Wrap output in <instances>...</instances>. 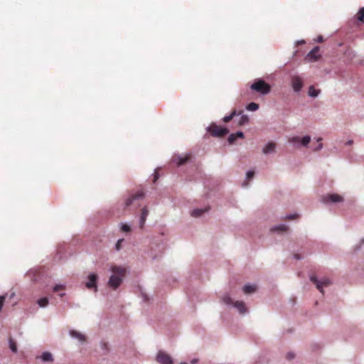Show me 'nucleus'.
<instances>
[{
  "mask_svg": "<svg viewBox=\"0 0 364 364\" xmlns=\"http://www.w3.org/2000/svg\"><path fill=\"white\" fill-rule=\"evenodd\" d=\"M110 271L112 274L108 279V286L112 289H117L123 282L127 269L121 266H112Z\"/></svg>",
  "mask_w": 364,
  "mask_h": 364,
  "instance_id": "obj_1",
  "label": "nucleus"
},
{
  "mask_svg": "<svg viewBox=\"0 0 364 364\" xmlns=\"http://www.w3.org/2000/svg\"><path fill=\"white\" fill-rule=\"evenodd\" d=\"M165 248V242L162 238H159L156 241H153L151 242L150 250L148 252L149 256L152 259V260H155L159 259Z\"/></svg>",
  "mask_w": 364,
  "mask_h": 364,
  "instance_id": "obj_2",
  "label": "nucleus"
},
{
  "mask_svg": "<svg viewBox=\"0 0 364 364\" xmlns=\"http://www.w3.org/2000/svg\"><path fill=\"white\" fill-rule=\"evenodd\" d=\"M250 87L252 90L261 95H266L271 91V86L261 78L255 79Z\"/></svg>",
  "mask_w": 364,
  "mask_h": 364,
  "instance_id": "obj_3",
  "label": "nucleus"
},
{
  "mask_svg": "<svg viewBox=\"0 0 364 364\" xmlns=\"http://www.w3.org/2000/svg\"><path fill=\"white\" fill-rule=\"evenodd\" d=\"M222 299L224 304L228 306L235 307L240 314L244 315L247 312V309L245 302L242 301H236L233 302L232 298L228 294H225Z\"/></svg>",
  "mask_w": 364,
  "mask_h": 364,
  "instance_id": "obj_4",
  "label": "nucleus"
},
{
  "mask_svg": "<svg viewBox=\"0 0 364 364\" xmlns=\"http://www.w3.org/2000/svg\"><path fill=\"white\" fill-rule=\"evenodd\" d=\"M310 281L316 285V289L322 294H324L323 287H328L332 284L331 280L326 277L318 279L315 275L309 277Z\"/></svg>",
  "mask_w": 364,
  "mask_h": 364,
  "instance_id": "obj_5",
  "label": "nucleus"
},
{
  "mask_svg": "<svg viewBox=\"0 0 364 364\" xmlns=\"http://www.w3.org/2000/svg\"><path fill=\"white\" fill-rule=\"evenodd\" d=\"M207 131L211 132L213 136L218 137H223L229 132L228 128L218 127L214 123L207 127Z\"/></svg>",
  "mask_w": 364,
  "mask_h": 364,
  "instance_id": "obj_6",
  "label": "nucleus"
},
{
  "mask_svg": "<svg viewBox=\"0 0 364 364\" xmlns=\"http://www.w3.org/2000/svg\"><path fill=\"white\" fill-rule=\"evenodd\" d=\"M321 201L325 204L338 203L344 201L342 196L336 193H330L323 196Z\"/></svg>",
  "mask_w": 364,
  "mask_h": 364,
  "instance_id": "obj_7",
  "label": "nucleus"
},
{
  "mask_svg": "<svg viewBox=\"0 0 364 364\" xmlns=\"http://www.w3.org/2000/svg\"><path fill=\"white\" fill-rule=\"evenodd\" d=\"M88 281L85 283V287L88 289H93L95 292L97 291L98 275L96 273H90L87 276Z\"/></svg>",
  "mask_w": 364,
  "mask_h": 364,
  "instance_id": "obj_8",
  "label": "nucleus"
},
{
  "mask_svg": "<svg viewBox=\"0 0 364 364\" xmlns=\"http://www.w3.org/2000/svg\"><path fill=\"white\" fill-rule=\"evenodd\" d=\"M156 361L160 364H173V360L168 354L159 351L156 355Z\"/></svg>",
  "mask_w": 364,
  "mask_h": 364,
  "instance_id": "obj_9",
  "label": "nucleus"
},
{
  "mask_svg": "<svg viewBox=\"0 0 364 364\" xmlns=\"http://www.w3.org/2000/svg\"><path fill=\"white\" fill-rule=\"evenodd\" d=\"M144 194L143 192H137L134 194L129 195L124 200V208L129 207L133 204L134 201L143 198Z\"/></svg>",
  "mask_w": 364,
  "mask_h": 364,
  "instance_id": "obj_10",
  "label": "nucleus"
},
{
  "mask_svg": "<svg viewBox=\"0 0 364 364\" xmlns=\"http://www.w3.org/2000/svg\"><path fill=\"white\" fill-rule=\"evenodd\" d=\"M303 86V81L299 76L296 75L291 77V87L295 92H299Z\"/></svg>",
  "mask_w": 364,
  "mask_h": 364,
  "instance_id": "obj_11",
  "label": "nucleus"
},
{
  "mask_svg": "<svg viewBox=\"0 0 364 364\" xmlns=\"http://www.w3.org/2000/svg\"><path fill=\"white\" fill-rule=\"evenodd\" d=\"M190 154H186L184 156L181 155H174L172 158V161L175 163L178 166H180L184 164L190 159Z\"/></svg>",
  "mask_w": 364,
  "mask_h": 364,
  "instance_id": "obj_12",
  "label": "nucleus"
},
{
  "mask_svg": "<svg viewBox=\"0 0 364 364\" xmlns=\"http://www.w3.org/2000/svg\"><path fill=\"white\" fill-rule=\"evenodd\" d=\"M209 207L204 208H195L191 211V216L193 218H200L203 215L204 213H207L209 210Z\"/></svg>",
  "mask_w": 364,
  "mask_h": 364,
  "instance_id": "obj_13",
  "label": "nucleus"
},
{
  "mask_svg": "<svg viewBox=\"0 0 364 364\" xmlns=\"http://www.w3.org/2000/svg\"><path fill=\"white\" fill-rule=\"evenodd\" d=\"M276 149V144L274 142H268L262 148V153L267 155L273 154Z\"/></svg>",
  "mask_w": 364,
  "mask_h": 364,
  "instance_id": "obj_14",
  "label": "nucleus"
},
{
  "mask_svg": "<svg viewBox=\"0 0 364 364\" xmlns=\"http://www.w3.org/2000/svg\"><path fill=\"white\" fill-rule=\"evenodd\" d=\"M287 230L288 225L284 223L274 225L270 228V230L272 232H274L277 233H282L284 232L287 231Z\"/></svg>",
  "mask_w": 364,
  "mask_h": 364,
  "instance_id": "obj_15",
  "label": "nucleus"
},
{
  "mask_svg": "<svg viewBox=\"0 0 364 364\" xmlns=\"http://www.w3.org/2000/svg\"><path fill=\"white\" fill-rule=\"evenodd\" d=\"M318 50H319V47L315 46L311 50H310L308 53L306 58H309L311 61L317 60L319 55H316V53L318 52Z\"/></svg>",
  "mask_w": 364,
  "mask_h": 364,
  "instance_id": "obj_16",
  "label": "nucleus"
},
{
  "mask_svg": "<svg viewBox=\"0 0 364 364\" xmlns=\"http://www.w3.org/2000/svg\"><path fill=\"white\" fill-rule=\"evenodd\" d=\"M70 337L73 338L77 339L80 342H83L85 341V335L81 333L75 331V330H70L68 332Z\"/></svg>",
  "mask_w": 364,
  "mask_h": 364,
  "instance_id": "obj_17",
  "label": "nucleus"
},
{
  "mask_svg": "<svg viewBox=\"0 0 364 364\" xmlns=\"http://www.w3.org/2000/svg\"><path fill=\"white\" fill-rule=\"evenodd\" d=\"M148 214H149L148 209L146 207L143 208L141 210V213L140 218H139V225H140L141 228H144L146 218L148 216Z\"/></svg>",
  "mask_w": 364,
  "mask_h": 364,
  "instance_id": "obj_18",
  "label": "nucleus"
},
{
  "mask_svg": "<svg viewBox=\"0 0 364 364\" xmlns=\"http://www.w3.org/2000/svg\"><path fill=\"white\" fill-rule=\"evenodd\" d=\"M39 358L43 362H53V357L51 353L48 351H44L42 353V354L40 355Z\"/></svg>",
  "mask_w": 364,
  "mask_h": 364,
  "instance_id": "obj_19",
  "label": "nucleus"
},
{
  "mask_svg": "<svg viewBox=\"0 0 364 364\" xmlns=\"http://www.w3.org/2000/svg\"><path fill=\"white\" fill-rule=\"evenodd\" d=\"M256 289L257 286L255 284H247L243 287L242 290L245 294H250L254 293L256 291Z\"/></svg>",
  "mask_w": 364,
  "mask_h": 364,
  "instance_id": "obj_20",
  "label": "nucleus"
},
{
  "mask_svg": "<svg viewBox=\"0 0 364 364\" xmlns=\"http://www.w3.org/2000/svg\"><path fill=\"white\" fill-rule=\"evenodd\" d=\"M321 93V90L318 89H316L313 85H311L309 87L308 95L310 97L315 98L317 97Z\"/></svg>",
  "mask_w": 364,
  "mask_h": 364,
  "instance_id": "obj_21",
  "label": "nucleus"
},
{
  "mask_svg": "<svg viewBox=\"0 0 364 364\" xmlns=\"http://www.w3.org/2000/svg\"><path fill=\"white\" fill-rule=\"evenodd\" d=\"M242 113V111L237 112L236 110H233L229 115H227L223 118V121L225 123L229 122L234 117L237 115H240Z\"/></svg>",
  "mask_w": 364,
  "mask_h": 364,
  "instance_id": "obj_22",
  "label": "nucleus"
},
{
  "mask_svg": "<svg viewBox=\"0 0 364 364\" xmlns=\"http://www.w3.org/2000/svg\"><path fill=\"white\" fill-rule=\"evenodd\" d=\"M27 276L31 277L35 282L40 279V273L35 269H31L27 272Z\"/></svg>",
  "mask_w": 364,
  "mask_h": 364,
  "instance_id": "obj_23",
  "label": "nucleus"
},
{
  "mask_svg": "<svg viewBox=\"0 0 364 364\" xmlns=\"http://www.w3.org/2000/svg\"><path fill=\"white\" fill-rule=\"evenodd\" d=\"M300 140H301L300 137L293 136L289 139V142L292 144L295 148L299 149V148H300Z\"/></svg>",
  "mask_w": 364,
  "mask_h": 364,
  "instance_id": "obj_24",
  "label": "nucleus"
},
{
  "mask_svg": "<svg viewBox=\"0 0 364 364\" xmlns=\"http://www.w3.org/2000/svg\"><path fill=\"white\" fill-rule=\"evenodd\" d=\"M8 342H9V346L10 350L14 353H16L18 352L16 342L13 338H9Z\"/></svg>",
  "mask_w": 364,
  "mask_h": 364,
  "instance_id": "obj_25",
  "label": "nucleus"
},
{
  "mask_svg": "<svg viewBox=\"0 0 364 364\" xmlns=\"http://www.w3.org/2000/svg\"><path fill=\"white\" fill-rule=\"evenodd\" d=\"M310 141H311V136L309 135H306V136H303L302 138H301V140H300V147L301 146L307 147L309 144L310 143Z\"/></svg>",
  "mask_w": 364,
  "mask_h": 364,
  "instance_id": "obj_26",
  "label": "nucleus"
},
{
  "mask_svg": "<svg viewBox=\"0 0 364 364\" xmlns=\"http://www.w3.org/2000/svg\"><path fill=\"white\" fill-rule=\"evenodd\" d=\"M38 305L41 308H45L48 305L49 300L48 297H42L37 300Z\"/></svg>",
  "mask_w": 364,
  "mask_h": 364,
  "instance_id": "obj_27",
  "label": "nucleus"
},
{
  "mask_svg": "<svg viewBox=\"0 0 364 364\" xmlns=\"http://www.w3.org/2000/svg\"><path fill=\"white\" fill-rule=\"evenodd\" d=\"M248 111L255 112L259 109V105L255 102H250L246 107Z\"/></svg>",
  "mask_w": 364,
  "mask_h": 364,
  "instance_id": "obj_28",
  "label": "nucleus"
},
{
  "mask_svg": "<svg viewBox=\"0 0 364 364\" xmlns=\"http://www.w3.org/2000/svg\"><path fill=\"white\" fill-rule=\"evenodd\" d=\"M249 117L247 114H242L238 124L241 126L248 124Z\"/></svg>",
  "mask_w": 364,
  "mask_h": 364,
  "instance_id": "obj_29",
  "label": "nucleus"
},
{
  "mask_svg": "<svg viewBox=\"0 0 364 364\" xmlns=\"http://www.w3.org/2000/svg\"><path fill=\"white\" fill-rule=\"evenodd\" d=\"M356 16L358 21L364 22V7L360 9Z\"/></svg>",
  "mask_w": 364,
  "mask_h": 364,
  "instance_id": "obj_30",
  "label": "nucleus"
},
{
  "mask_svg": "<svg viewBox=\"0 0 364 364\" xmlns=\"http://www.w3.org/2000/svg\"><path fill=\"white\" fill-rule=\"evenodd\" d=\"M120 228L122 231L129 232L131 230L130 225L126 223H120Z\"/></svg>",
  "mask_w": 364,
  "mask_h": 364,
  "instance_id": "obj_31",
  "label": "nucleus"
},
{
  "mask_svg": "<svg viewBox=\"0 0 364 364\" xmlns=\"http://www.w3.org/2000/svg\"><path fill=\"white\" fill-rule=\"evenodd\" d=\"M297 215H298L296 213L287 214L286 215L284 216V219H285V220H294V219H295L297 217Z\"/></svg>",
  "mask_w": 364,
  "mask_h": 364,
  "instance_id": "obj_32",
  "label": "nucleus"
},
{
  "mask_svg": "<svg viewBox=\"0 0 364 364\" xmlns=\"http://www.w3.org/2000/svg\"><path fill=\"white\" fill-rule=\"evenodd\" d=\"M255 176V171H251V170H249L247 171L246 173V177L245 178L247 180H250L252 179Z\"/></svg>",
  "mask_w": 364,
  "mask_h": 364,
  "instance_id": "obj_33",
  "label": "nucleus"
},
{
  "mask_svg": "<svg viewBox=\"0 0 364 364\" xmlns=\"http://www.w3.org/2000/svg\"><path fill=\"white\" fill-rule=\"evenodd\" d=\"M236 136L235 134H230L228 138V141L229 144H233L236 140Z\"/></svg>",
  "mask_w": 364,
  "mask_h": 364,
  "instance_id": "obj_34",
  "label": "nucleus"
},
{
  "mask_svg": "<svg viewBox=\"0 0 364 364\" xmlns=\"http://www.w3.org/2000/svg\"><path fill=\"white\" fill-rule=\"evenodd\" d=\"M65 289V285H64V284H56V285H55V286L53 287V291L54 292H57V291H58L59 290H60V289Z\"/></svg>",
  "mask_w": 364,
  "mask_h": 364,
  "instance_id": "obj_35",
  "label": "nucleus"
},
{
  "mask_svg": "<svg viewBox=\"0 0 364 364\" xmlns=\"http://www.w3.org/2000/svg\"><path fill=\"white\" fill-rule=\"evenodd\" d=\"M124 241V239H119L115 245V250L119 251L121 250V244Z\"/></svg>",
  "mask_w": 364,
  "mask_h": 364,
  "instance_id": "obj_36",
  "label": "nucleus"
},
{
  "mask_svg": "<svg viewBox=\"0 0 364 364\" xmlns=\"http://www.w3.org/2000/svg\"><path fill=\"white\" fill-rule=\"evenodd\" d=\"M235 135L236 136V138H244L245 135H244V133L242 132V131H237L236 133H234Z\"/></svg>",
  "mask_w": 364,
  "mask_h": 364,
  "instance_id": "obj_37",
  "label": "nucleus"
},
{
  "mask_svg": "<svg viewBox=\"0 0 364 364\" xmlns=\"http://www.w3.org/2000/svg\"><path fill=\"white\" fill-rule=\"evenodd\" d=\"M295 357V355L294 353L292 352H289L287 354V360H292L293 358H294Z\"/></svg>",
  "mask_w": 364,
  "mask_h": 364,
  "instance_id": "obj_38",
  "label": "nucleus"
},
{
  "mask_svg": "<svg viewBox=\"0 0 364 364\" xmlns=\"http://www.w3.org/2000/svg\"><path fill=\"white\" fill-rule=\"evenodd\" d=\"M362 244H364V239H362L361 241H360V245H357L355 246L354 247V250L355 251H359L360 250V247H361V245Z\"/></svg>",
  "mask_w": 364,
  "mask_h": 364,
  "instance_id": "obj_39",
  "label": "nucleus"
},
{
  "mask_svg": "<svg viewBox=\"0 0 364 364\" xmlns=\"http://www.w3.org/2000/svg\"><path fill=\"white\" fill-rule=\"evenodd\" d=\"M5 298H6V296H4V295L3 296H0V311L2 309V306H3L4 302L5 301Z\"/></svg>",
  "mask_w": 364,
  "mask_h": 364,
  "instance_id": "obj_40",
  "label": "nucleus"
},
{
  "mask_svg": "<svg viewBox=\"0 0 364 364\" xmlns=\"http://www.w3.org/2000/svg\"><path fill=\"white\" fill-rule=\"evenodd\" d=\"M323 149V144L319 143L314 149V151H318Z\"/></svg>",
  "mask_w": 364,
  "mask_h": 364,
  "instance_id": "obj_41",
  "label": "nucleus"
},
{
  "mask_svg": "<svg viewBox=\"0 0 364 364\" xmlns=\"http://www.w3.org/2000/svg\"><path fill=\"white\" fill-rule=\"evenodd\" d=\"M316 41L318 43H321L323 41V38L322 36H318L317 38L316 39Z\"/></svg>",
  "mask_w": 364,
  "mask_h": 364,
  "instance_id": "obj_42",
  "label": "nucleus"
},
{
  "mask_svg": "<svg viewBox=\"0 0 364 364\" xmlns=\"http://www.w3.org/2000/svg\"><path fill=\"white\" fill-rule=\"evenodd\" d=\"M294 258L297 260H301V259H303V257L299 254L294 255Z\"/></svg>",
  "mask_w": 364,
  "mask_h": 364,
  "instance_id": "obj_43",
  "label": "nucleus"
},
{
  "mask_svg": "<svg viewBox=\"0 0 364 364\" xmlns=\"http://www.w3.org/2000/svg\"><path fill=\"white\" fill-rule=\"evenodd\" d=\"M353 143V141L352 139H349L346 142V146H350L352 145Z\"/></svg>",
  "mask_w": 364,
  "mask_h": 364,
  "instance_id": "obj_44",
  "label": "nucleus"
},
{
  "mask_svg": "<svg viewBox=\"0 0 364 364\" xmlns=\"http://www.w3.org/2000/svg\"><path fill=\"white\" fill-rule=\"evenodd\" d=\"M198 362V359L197 358H193V360H191V364H195Z\"/></svg>",
  "mask_w": 364,
  "mask_h": 364,
  "instance_id": "obj_45",
  "label": "nucleus"
},
{
  "mask_svg": "<svg viewBox=\"0 0 364 364\" xmlns=\"http://www.w3.org/2000/svg\"><path fill=\"white\" fill-rule=\"evenodd\" d=\"M305 43L304 41L301 40V41H299L296 42V43L299 45V44H304Z\"/></svg>",
  "mask_w": 364,
  "mask_h": 364,
  "instance_id": "obj_46",
  "label": "nucleus"
},
{
  "mask_svg": "<svg viewBox=\"0 0 364 364\" xmlns=\"http://www.w3.org/2000/svg\"><path fill=\"white\" fill-rule=\"evenodd\" d=\"M65 295V292H62V293H60V294H59V296H60V297H63Z\"/></svg>",
  "mask_w": 364,
  "mask_h": 364,
  "instance_id": "obj_47",
  "label": "nucleus"
},
{
  "mask_svg": "<svg viewBox=\"0 0 364 364\" xmlns=\"http://www.w3.org/2000/svg\"><path fill=\"white\" fill-rule=\"evenodd\" d=\"M158 178H159V175L156 173V174L155 175L154 182L158 179Z\"/></svg>",
  "mask_w": 364,
  "mask_h": 364,
  "instance_id": "obj_48",
  "label": "nucleus"
},
{
  "mask_svg": "<svg viewBox=\"0 0 364 364\" xmlns=\"http://www.w3.org/2000/svg\"><path fill=\"white\" fill-rule=\"evenodd\" d=\"M321 140H322V138H321V137H318V138L316 139V141H319V142H320V141H321Z\"/></svg>",
  "mask_w": 364,
  "mask_h": 364,
  "instance_id": "obj_49",
  "label": "nucleus"
},
{
  "mask_svg": "<svg viewBox=\"0 0 364 364\" xmlns=\"http://www.w3.org/2000/svg\"><path fill=\"white\" fill-rule=\"evenodd\" d=\"M180 364H188V363H186V362H182V363H181Z\"/></svg>",
  "mask_w": 364,
  "mask_h": 364,
  "instance_id": "obj_50",
  "label": "nucleus"
},
{
  "mask_svg": "<svg viewBox=\"0 0 364 364\" xmlns=\"http://www.w3.org/2000/svg\"><path fill=\"white\" fill-rule=\"evenodd\" d=\"M246 185H247V183H242V186H246Z\"/></svg>",
  "mask_w": 364,
  "mask_h": 364,
  "instance_id": "obj_51",
  "label": "nucleus"
}]
</instances>
